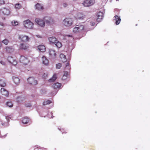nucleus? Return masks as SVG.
<instances>
[{"label":"nucleus","instance_id":"f257e3e1","mask_svg":"<svg viewBox=\"0 0 150 150\" xmlns=\"http://www.w3.org/2000/svg\"><path fill=\"white\" fill-rule=\"evenodd\" d=\"M104 11H100L97 13L96 16L97 17L96 21L97 23H96V25L102 21L104 17Z\"/></svg>","mask_w":150,"mask_h":150},{"label":"nucleus","instance_id":"f03ea898","mask_svg":"<svg viewBox=\"0 0 150 150\" xmlns=\"http://www.w3.org/2000/svg\"><path fill=\"white\" fill-rule=\"evenodd\" d=\"M23 24L25 27L29 29L32 28L33 25V23L29 20L24 21H23Z\"/></svg>","mask_w":150,"mask_h":150},{"label":"nucleus","instance_id":"7ed1b4c3","mask_svg":"<svg viewBox=\"0 0 150 150\" xmlns=\"http://www.w3.org/2000/svg\"><path fill=\"white\" fill-rule=\"evenodd\" d=\"M73 20L71 18H66L63 21L64 24L66 26H71L73 23Z\"/></svg>","mask_w":150,"mask_h":150},{"label":"nucleus","instance_id":"20e7f679","mask_svg":"<svg viewBox=\"0 0 150 150\" xmlns=\"http://www.w3.org/2000/svg\"><path fill=\"white\" fill-rule=\"evenodd\" d=\"M84 26L81 25H77L73 30V32L75 33L79 32L80 31L84 29Z\"/></svg>","mask_w":150,"mask_h":150},{"label":"nucleus","instance_id":"39448f33","mask_svg":"<svg viewBox=\"0 0 150 150\" xmlns=\"http://www.w3.org/2000/svg\"><path fill=\"white\" fill-rule=\"evenodd\" d=\"M20 61L24 65H27L29 62L28 59L23 56H21L20 59Z\"/></svg>","mask_w":150,"mask_h":150},{"label":"nucleus","instance_id":"423d86ee","mask_svg":"<svg viewBox=\"0 0 150 150\" xmlns=\"http://www.w3.org/2000/svg\"><path fill=\"white\" fill-rule=\"evenodd\" d=\"M18 38L21 42H27L29 41L30 39L28 36L23 35H19Z\"/></svg>","mask_w":150,"mask_h":150},{"label":"nucleus","instance_id":"0eeeda50","mask_svg":"<svg viewBox=\"0 0 150 150\" xmlns=\"http://www.w3.org/2000/svg\"><path fill=\"white\" fill-rule=\"evenodd\" d=\"M28 83L30 85H37L38 83L37 81L35 80L33 77H30L28 79Z\"/></svg>","mask_w":150,"mask_h":150},{"label":"nucleus","instance_id":"6e6552de","mask_svg":"<svg viewBox=\"0 0 150 150\" xmlns=\"http://www.w3.org/2000/svg\"><path fill=\"white\" fill-rule=\"evenodd\" d=\"M93 0H85L82 4L85 6H90L93 4Z\"/></svg>","mask_w":150,"mask_h":150},{"label":"nucleus","instance_id":"1a4fd4ad","mask_svg":"<svg viewBox=\"0 0 150 150\" xmlns=\"http://www.w3.org/2000/svg\"><path fill=\"white\" fill-rule=\"evenodd\" d=\"M0 13L4 15H8L10 13V11L9 9L4 7L1 9Z\"/></svg>","mask_w":150,"mask_h":150},{"label":"nucleus","instance_id":"9d476101","mask_svg":"<svg viewBox=\"0 0 150 150\" xmlns=\"http://www.w3.org/2000/svg\"><path fill=\"white\" fill-rule=\"evenodd\" d=\"M35 22L39 25L41 27H44L45 25V23L42 20L39 18L35 19Z\"/></svg>","mask_w":150,"mask_h":150},{"label":"nucleus","instance_id":"9b49d317","mask_svg":"<svg viewBox=\"0 0 150 150\" xmlns=\"http://www.w3.org/2000/svg\"><path fill=\"white\" fill-rule=\"evenodd\" d=\"M8 60L9 62L14 65H16L17 64L16 61L12 57H8Z\"/></svg>","mask_w":150,"mask_h":150},{"label":"nucleus","instance_id":"f8f14e48","mask_svg":"<svg viewBox=\"0 0 150 150\" xmlns=\"http://www.w3.org/2000/svg\"><path fill=\"white\" fill-rule=\"evenodd\" d=\"M5 51L7 53L10 54L14 51V49L12 47L7 46L5 48Z\"/></svg>","mask_w":150,"mask_h":150},{"label":"nucleus","instance_id":"ddd939ff","mask_svg":"<svg viewBox=\"0 0 150 150\" xmlns=\"http://www.w3.org/2000/svg\"><path fill=\"white\" fill-rule=\"evenodd\" d=\"M114 20L115 21V24L116 25H118L120 23L121 19L119 16L115 15L114 17Z\"/></svg>","mask_w":150,"mask_h":150},{"label":"nucleus","instance_id":"4468645a","mask_svg":"<svg viewBox=\"0 0 150 150\" xmlns=\"http://www.w3.org/2000/svg\"><path fill=\"white\" fill-rule=\"evenodd\" d=\"M28 44L25 43H21L19 45V48L20 49L25 50L28 48Z\"/></svg>","mask_w":150,"mask_h":150},{"label":"nucleus","instance_id":"2eb2a0df","mask_svg":"<svg viewBox=\"0 0 150 150\" xmlns=\"http://www.w3.org/2000/svg\"><path fill=\"white\" fill-rule=\"evenodd\" d=\"M1 93L3 95L6 97H8L9 95L8 92L4 88H1Z\"/></svg>","mask_w":150,"mask_h":150},{"label":"nucleus","instance_id":"dca6fc26","mask_svg":"<svg viewBox=\"0 0 150 150\" xmlns=\"http://www.w3.org/2000/svg\"><path fill=\"white\" fill-rule=\"evenodd\" d=\"M85 17V15L81 13H78L76 16V19L80 20L83 19Z\"/></svg>","mask_w":150,"mask_h":150},{"label":"nucleus","instance_id":"f3484780","mask_svg":"<svg viewBox=\"0 0 150 150\" xmlns=\"http://www.w3.org/2000/svg\"><path fill=\"white\" fill-rule=\"evenodd\" d=\"M48 40L50 44H54L55 42H57V40L55 37L53 36L49 38Z\"/></svg>","mask_w":150,"mask_h":150},{"label":"nucleus","instance_id":"a211bd4d","mask_svg":"<svg viewBox=\"0 0 150 150\" xmlns=\"http://www.w3.org/2000/svg\"><path fill=\"white\" fill-rule=\"evenodd\" d=\"M68 72L64 71V74L63 75L62 78V80L64 81L66 80L68 77Z\"/></svg>","mask_w":150,"mask_h":150},{"label":"nucleus","instance_id":"6ab92c4d","mask_svg":"<svg viewBox=\"0 0 150 150\" xmlns=\"http://www.w3.org/2000/svg\"><path fill=\"white\" fill-rule=\"evenodd\" d=\"M38 50L41 52H43L45 51L46 49L45 46L43 45H40L38 46Z\"/></svg>","mask_w":150,"mask_h":150},{"label":"nucleus","instance_id":"aec40b11","mask_svg":"<svg viewBox=\"0 0 150 150\" xmlns=\"http://www.w3.org/2000/svg\"><path fill=\"white\" fill-rule=\"evenodd\" d=\"M62 86V84L58 82L54 83L52 86V87L54 89L59 88H60Z\"/></svg>","mask_w":150,"mask_h":150},{"label":"nucleus","instance_id":"412c9836","mask_svg":"<svg viewBox=\"0 0 150 150\" xmlns=\"http://www.w3.org/2000/svg\"><path fill=\"white\" fill-rule=\"evenodd\" d=\"M13 79L14 83L16 84H18L20 82V80L18 77L13 76Z\"/></svg>","mask_w":150,"mask_h":150},{"label":"nucleus","instance_id":"4be33fe9","mask_svg":"<svg viewBox=\"0 0 150 150\" xmlns=\"http://www.w3.org/2000/svg\"><path fill=\"white\" fill-rule=\"evenodd\" d=\"M44 20L47 23H50L53 22L52 19L50 17H45L44 18Z\"/></svg>","mask_w":150,"mask_h":150},{"label":"nucleus","instance_id":"5701e85b","mask_svg":"<svg viewBox=\"0 0 150 150\" xmlns=\"http://www.w3.org/2000/svg\"><path fill=\"white\" fill-rule=\"evenodd\" d=\"M57 78V74H54L51 78L48 80L49 82H53L55 81Z\"/></svg>","mask_w":150,"mask_h":150},{"label":"nucleus","instance_id":"b1692460","mask_svg":"<svg viewBox=\"0 0 150 150\" xmlns=\"http://www.w3.org/2000/svg\"><path fill=\"white\" fill-rule=\"evenodd\" d=\"M60 57L62 59V61L64 62L67 61V59L66 58V56L62 54H61L60 55Z\"/></svg>","mask_w":150,"mask_h":150},{"label":"nucleus","instance_id":"393cba45","mask_svg":"<svg viewBox=\"0 0 150 150\" xmlns=\"http://www.w3.org/2000/svg\"><path fill=\"white\" fill-rule=\"evenodd\" d=\"M42 63L45 65H47L49 63L48 60L45 57H42Z\"/></svg>","mask_w":150,"mask_h":150},{"label":"nucleus","instance_id":"a878e982","mask_svg":"<svg viewBox=\"0 0 150 150\" xmlns=\"http://www.w3.org/2000/svg\"><path fill=\"white\" fill-rule=\"evenodd\" d=\"M49 54L52 57H55L56 55L55 51L53 50L50 49V50Z\"/></svg>","mask_w":150,"mask_h":150},{"label":"nucleus","instance_id":"bb28decb","mask_svg":"<svg viewBox=\"0 0 150 150\" xmlns=\"http://www.w3.org/2000/svg\"><path fill=\"white\" fill-rule=\"evenodd\" d=\"M36 9L38 10H40L43 9V6H42L39 3L35 5Z\"/></svg>","mask_w":150,"mask_h":150},{"label":"nucleus","instance_id":"cd10ccee","mask_svg":"<svg viewBox=\"0 0 150 150\" xmlns=\"http://www.w3.org/2000/svg\"><path fill=\"white\" fill-rule=\"evenodd\" d=\"M54 44L58 48L61 47L62 46V43L60 42L58 40H57V42H55Z\"/></svg>","mask_w":150,"mask_h":150},{"label":"nucleus","instance_id":"c85d7f7f","mask_svg":"<svg viewBox=\"0 0 150 150\" xmlns=\"http://www.w3.org/2000/svg\"><path fill=\"white\" fill-rule=\"evenodd\" d=\"M30 120V119L29 118L25 117L23 118L22 121L23 124H26L29 122Z\"/></svg>","mask_w":150,"mask_h":150},{"label":"nucleus","instance_id":"c756f323","mask_svg":"<svg viewBox=\"0 0 150 150\" xmlns=\"http://www.w3.org/2000/svg\"><path fill=\"white\" fill-rule=\"evenodd\" d=\"M6 82L2 79H0V86L2 87H4L6 86Z\"/></svg>","mask_w":150,"mask_h":150},{"label":"nucleus","instance_id":"7c9ffc66","mask_svg":"<svg viewBox=\"0 0 150 150\" xmlns=\"http://www.w3.org/2000/svg\"><path fill=\"white\" fill-rule=\"evenodd\" d=\"M9 42V40L6 39H5L2 41V42L6 45H7Z\"/></svg>","mask_w":150,"mask_h":150},{"label":"nucleus","instance_id":"2f4dec72","mask_svg":"<svg viewBox=\"0 0 150 150\" xmlns=\"http://www.w3.org/2000/svg\"><path fill=\"white\" fill-rule=\"evenodd\" d=\"M52 102L50 100H47L43 102V105H47L50 104Z\"/></svg>","mask_w":150,"mask_h":150},{"label":"nucleus","instance_id":"473e14b6","mask_svg":"<svg viewBox=\"0 0 150 150\" xmlns=\"http://www.w3.org/2000/svg\"><path fill=\"white\" fill-rule=\"evenodd\" d=\"M11 24L13 26H16L18 25V22L16 21H13L11 22Z\"/></svg>","mask_w":150,"mask_h":150},{"label":"nucleus","instance_id":"72a5a7b5","mask_svg":"<svg viewBox=\"0 0 150 150\" xmlns=\"http://www.w3.org/2000/svg\"><path fill=\"white\" fill-rule=\"evenodd\" d=\"M7 105L9 107H11L13 106V104L11 102H8L6 103Z\"/></svg>","mask_w":150,"mask_h":150},{"label":"nucleus","instance_id":"f704fd0d","mask_svg":"<svg viewBox=\"0 0 150 150\" xmlns=\"http://www.w3.org/2000/svg\"><path fill=\"white\" fill-rule=\"evenodd\" d=\"M66 69H68L69 70L70 69V66L69 65V62H68L66 64V66L65 67Z\"/></svg>","mask_w":150,"mask_h":150},{"label":"nucleus","instance_id":"c9c22d12","mask_svg":"<svg viewBox=\"0 0 150 150\" xmlns=\"http://www.w3.org/2000/svg\"><path fill=\"white\" fill-rule=\"evenodd\" d=\"M15 7L16 8L19 9L21 7V5L17 3L16 4Z\"/></svg>","mask_w":150,"mask_h":150},{"label":"nucleus","instance_id":"e433bc0d","mask_svg":"<svg viewBox=\"0 0 150 150\" xmlns=\"http://www.w3.org/2000/svg\"><path fill=\"white\" fill-rule=\"evenodd\" d=\"M62 66V65L61 63H58L56 65V67L57 69H59Z\"/></svg>","mask_w":150,"mask_h":150},{"label":"nucleus","instance_id":"4c0bfd02","mask_svg":"<svg viewBox=\"0 0 150 150\" xmlns=\"http://www.w3.org/2000/svg\"><path fill=\"white\" fill-rule=\"evenodd\" d=\"M6 119L7 120V122H8L9 121V120L11 119V117L10 116L7 115L6 116Z\"/></svg>","mask_w":150,"mask_h":150},{"label":"nucleus","instance_id":"58836bf2","mask_svg":"<svg viewBox=\"0 0 150 150\" xmlns=\"http://www.w3.org/2000/svg\"><path fill=\"white\" fill-rule=\"evenodd\" d=\"M58 129L62 132V133H67V132H66L64 129H61V128H58Z\"/></svg>","mask_w":150,"mask_h":150},{"label":"nucleus","instance_id":"ea45409f","mask_svg":"<svg viewBox=\"0 0 150 150\" xmlns=\"http://www.w3.org/2000/svg\"><path fill=\"white\" fill-rule=\"evenodd\" d=\"M25 106L27 107H30L31 106V105L30 103H27L25 104Z\"/></svg>","mask_w":150,"mask_h":150},{"label":"nucleus","instance_id":"a19ab883","mask_svg":"<svg viewBox=\"0 0 150 150\" xmlns=\"http://www.w3.org/2000/svg\"><path fill=\"white\" fill-rule=\"evenodd\" d=\"M42 77L44 78L45 79L47 77V73H44L42 76Z\"/></svg>","mask_w":150,"mask_h":150},{"label":"nucleus","instance_id":"79ce46f5","mask_svg":"<svg viewBox=\"0 0 150 150\" xmlns=\"http://www.w3.org/2000/svg\"><path fill=\"white\" fill-rule=\"evenodd\" d=\"M5 4V1L4 0H0V6Z\"/></svg>","mask_w":150,"mask_h":150},{"label":"nucleus","instance_id":"37998d69","mask_svg":"<svg viewBox=\"0 0 150 150\" xmlns=\"http://www.w3.org/2000/svg\"><path fill=\"white\" fill-rule=\"evenodd\" d=\"M0 25L4 27L5 26V24L3 22H0Z\"/></svg>","mask_w":150,"mask_h":150},{"label":"nucleus","instance_id":"c03bdc74","mask_svg":"<svg viewBox=\"0 0 150 150\" xmlns=\"http://www.w3.org/2000/svg\"><path fill=\"white\" fill-rule=\"evenodd\" d=\"M63 6L64 7H66L68 6V4L67 3H65L63 4Z\"/></svg>","mask_w":150,"mask_h":150},{"label":"nucleus","instance_id":"a18cd8bd","mask_svg":"<svg viewBox=\"0 0 150 150\" xmlns=\"http://www.w3.org/2000/svg\"><path fill=\"white\" fill-rule=\"evenodd\" d=\"M36 36L38 37V38H42V37L41 36V35H36Z\"/></svg>","mask_w":150,"mask_h":150},{"label":"nucleus","instance_id":"49530a36","mask_svg":"<svg viewBox=\"0 0 150 150\" xmlns=\"http://www.w3.org/2000/svg\"><path fill=\"white\" fill-rule=\"evenodd\" d=\"M56 93L55 92H54V93H51V94L52 95H55Z\"/></svg>","mask_w":150,"mask_h":150},{"label":"nucleus","instance_id":"de8ad7c7","mask_svg":"<svg viewBox=\"0 0 150 150\" xmlns=\"http://www.w3.org/2000/svg\"><path fill=\"white\" fill-rule=\"evenodd\" d=\"M1 43L0 42V47H1Z\"/></svg>","mask_w":150,"mask_h":150},{"label":"nucleus","instance_id":"09e8293b","mask_svg":"<svg viewBox=\"0 0 150 150\" xmlns=\"http://www.w3.org/2000/svg\"><path fill=\"white\" fill-rule=\"evenodd\" d=\"M1 98V96H0V99Z\"/></svg>","mask_w":150,"mask_h":150},{"label":"nucleus","instance_id":"8fccbe9b","mask_svg":"<svg viewBox=\"0 0 150 150\" xmlns=\"http://www.w3.org/2000/svg\"><path fill=\"white\" fill-rule=\"evenodd\" d=\"M36 149V148H35L34 149Z\"/></svg>","mask_w":150,"mask_h":150},{"label":"nucleus","instance_id":"3c124183","mask_svg":"<svg viewBox=\"0 0 150 150\" xmlns=\"http://www.w3.org/2000/svg\"><path fill=\"white\" fill-rule=\"evenodd\" d=\"M117 1H118L119 0H116Z\"/></svg>","mask_w":150,"mask_h":150}]
</instances>
